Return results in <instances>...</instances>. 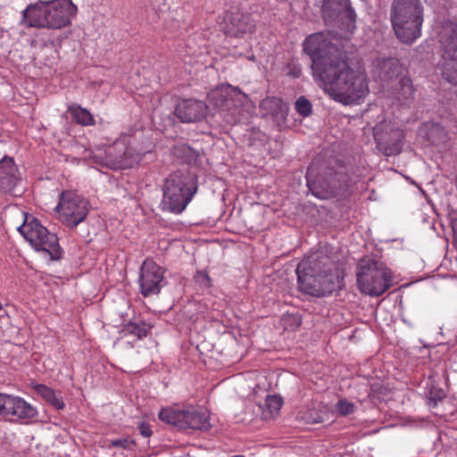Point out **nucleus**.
<instances>
[{"mask_svg":"<svg viewBox=\"0 0 457 457\" xmlns=\"http://www.w3.org/2000/svg\"><path fill=\"white\" fill-rule=\"evenodd\" d=\"M304 52L312 61L314 77L335 101L345 105L357 103L369 93L367 76L346 62V53L320 34H312L304 42Z\"/></svg>","mask_w":457,"mask_h":457,"instance_id":"1","label":"nucleus"},{"mask_svg":"<svg viewBox=\"0 0 457 457\" xmlns=\"http://www.w3.org/2000/svg\"><path fill=\"white\" fill-rule=\"evenodd\" d=\"M332 259L323 253H315L297 266V283L301 292L322 297L341 288V280L333 269Z\"/></svg>","mask_w":457,"mask_h":457,"instance_id":"2","label":"nucleus"},{"mask_svg":"<svg viewBox=\"0 0 457 457\" xmlns=\"http://www.w3.org/2000/svg\"><path fill=\"white\" fill-rule=\"evenodd\" d=\"M306 179L311 193L320 199L341 195L352 185L347 168L334 158L313 162L307 170Z\"/></svg>","mask_w":457,"mask_h":457,"instance_id":"3","label":"nucleus"},{"mask_svg":"<svg viewBox=\"0 0 457 457\" xmlns=\"http://www.w3.org/2000/svg\"><path fill=\"white\" fill-rule=\"evenodd\" d=\"M77 11L71 0H39L29 4L22 15L28 27L61 29L71 24Z\"/></svg>","mask_w":457,"mask_h":457,"instance_id":"4","label":"nucleus"},{"mask_svg":"<svg viewBox=\"0 0 457 457\" xmlns=\"http://www.w3.org/2000/svg\"><path fill=\"white\" fill-rule=\"evenodd\" d=\"M198 189L197 175L188 168L179 169L165 179L162 208L182 212Z\"/></svg>","mask_w":457,"mask_h":457,"instance_id":"5","label":"nucleus"},{"mask_svg":"<svg viewBox=\"0 0 457 457\" xmlns=\"http://www.w3.org/2000/svg\"><path fill=\"white\" fill-rule=\"evenodd\" d=\"M424 7L420 0H393L390 20L397 38L411 44L421 33Z\"/></svg>","mask_w":457,"mask_h":457,"instance_id":"6","label":"nucleus"},{"mask_svg":"<svg viewBox=\"0 0 457 457\" xmlns=\"http://www.w3.org/2000/svg\"><path fill=\"white\" fill-rule=\"evenodd\" d=\"M362 118L372 127L373 137L380 153L386 156H394L402 152L403 130L391 120H386L381 109L370 108L363 112Z\"/></svg>","mask_w":457,"mask_h":457,"instance_id":"7","label":"nucleus"},{"mask_svg":"<svg viewBox=\"0 0 457 457\" xmlns=\"http://www.w3.org/2000/svg\"><path fill=\"white\" fill-rule=\"evenodd\" d=\"M357 268V284L361 292L370 296H379L390 287L392 273L384 262L362 258Z\"/></svg>","mask_w":457,"mask_h":457,"instance_id":"8","label":"nucleus"},{"mask_svg":"<svg viewBox=\"0 0 457 457\" xmlns=\"http://www.w3.org/2000/svg\"><path fill=\"white\" fill-rule=\"evenodd\" d=\"M20 218H24L22 224L17 227L18 231L23 236L36 251H41L49 255L51 260L57 261L62 258V248L59 239L54 233H51L46 227L35 218L30 220L25 212L18 211Z\"/></svg>","mask_w":457,"mask_h":457,"instance_id":"9","label":"nucleus"},{"mask_svg":"<svg viewBox=\"0 0 457 457\" xmlns=\"http://www.w3.org/2000/svg\"><path fill=\"white\" fill-rule=\"evenodd\" d=\"M321 12L327 23L347 30L354 28L356 14L350 0H324Z\"/></svg>","mask_w":457,"mask_h":457,"instance_id":"10","label":"nucleus"},{"mask_svg":"<svg viewBox=\"0 0 457 457\" xmlns=\"http://www.w3.org/2000/svg\"><path fill=\"white\" fill-rule=\"evenodd\" d=\"M162 268L146 259L140 267L139 286L144 297L158 295L165 286Z\"/></svg>","mask_w":457,"mask_h":457,"instance_id":"11","label":"nucleus"},{"mask_svg":"<svg viewBox=\"0 0 457 457\" xmlns=\"http://www.w3.org/2000/svg\"><path fill=\"white\" fill-rule=\"evenodd\" d=\"M255 29V21L249 13L239 11L226 13L222 30L230 37L244 38L250 36Z\"/></svg>","mask_w":457,"mask_h":457,"instance_id":"12","label":"nucleus"},{"mask_svg":"<svg viewBox=\"0 0 457 457\" xmlns=\"http://www.w3.org/2000/svg\"><path fill=\"white\" fill-rule=\"evenodd\" d=\"M443 62L457 60V23L450 20L441 22L438 30Z\"/></svg>","mask_w":457,"mask_h":457,"instance_id":"13","label":"nucleus"},{"mask_svg":"<svg viewBox=\"0 0 457 457\" xmlns=\"http://www.w3.org/2000/svg\"><path fill=\"white\" fill-rule=\"evenodd\" d=\"M0 191L12 195H21L23 192L18 169L11 157L4 156L0 161Z\"/></svg>","mask_w":457,"mask_h":457,"instance_id":"14","label":"nucleus"},{"mask_svg":"<svg viewBox=\"0 0 457 457\" xmlns=\"http://www.w3.org/2000/svg\"><path fill=\"white\" fill-rule=\"evenodd\" d=\"M57 212H62L69 226H78L87 215V208L85 202L77 197L68 198V195L62 193L60 197Z\"/></svg>","mask_w":457,"mask_h":457,"instance_id":"15","label":"nucleus"},{"mask_svg":"<svg viewBox=\"0 0 457 457\" xmlns=\"http://www.w3.org/2000/svg\"><path fill=\"white\" fill-rule=\"evenodd\" d=\"M207 111L208 106L203 101L183 99L177 104L174 114L181 122L191 123L205 118Z\"/></svg>","mask_w":457,"mask_h":457,"instance_id":"16","label":"nucleus"},{"mask_svg":"<svg viewBox=\"0 0 457 457\" xmlns=\"http://www.w3.org/2000/svg\"><path fill=\"white\" fill-rule=\"evenodd\" d=\"M108 155L112 157V166L113 169L125 170L133 167L140 161V154L136 153L132 147L121 145H115L108 150Z\"/></svg>","mask_w":457,"mask_h":457,"instance_id":"17","label":"nucleus"},{"mask_svg":"<svg viewBox=\"0 0 457 457\" xmlns=\"http://www.w3.org/2000/svg\"><path fill=\"white\" fill-rule=\"evenodd\" d=\"M211 428L209 423V414L204 409L191 407L182 411L181 428H191L207 431Z\"/></svg>","mask_w":457,"mask_h":457,"instance_id":"18","label":"nucleus"},{"mask_svg":"<svg viewBox=\"0 0 457 457\" xmlns=\"http://www.w3.org/2000/svg\"><path fill=\"white\" fill-rule=\"evenodd\" d=\"M260 109L262 116H270L273 119L284 120L288 112V106L281 98L271 96L266 97L260 103Z\"/></svg>","mask_w":457,"mask_h":457,"instance_id":"19","label":"nucleus"},{"mask_svg":"<svg viewBox=\"0 0 457 457\" xmlns=\"http://www.w3.org/2000/svg\"><path fill=\"white\" fill-rule=\"evenodd\" d=\"M8 403V415L18 417L21 420H31L37 416V411L24 399L12 395Z\"/></svg>","mask_w":457,"mask_h":457,"instance_id":"20","label":"nucleus"},{"mask_svg":"<svg viewBox=\"0 0 457 457\" xmlns=\"http://www.w3.org/2000/svg\"><path fill=\"white\" fill-rule=\"evenodd\" d=\"M32 388L48 403L57 410L64 408V403L62 398H58L54 389L43 384L32 383Z\"/></svg>","mask_w":457,"mask_h":457,"instance_id":"21","label":"nucleus"},{"mask_svg":"<svg viewBox=\"0 0 457 457\" xmlns=\"http://www.w3.org/2000/svg\"><path fill=\"white\" fill-rule=\"evenodd\" d=\"M415 89L412 86L411 79L403 77L399 79L397 88V99L402 104L409 105L414 99Z\"/></svg>","mask_w":457,"mask_h":457,"instance_id":"22","label":"nucleus"},{"mask_svg":"<svg viewBox=\"0 0 457 457\" xmlns=\"http://www.w3.org/2000/svg\"><path fill=\"white\" fill-rule=\"evenodd\" d=\"M233 92V87L230 85L221 86L212 90L209 95L210 103L214 105L220 112L224 110V105L228 97L231 96Z\"/></svg>","mask_w":457,"mask_h":457,"instance_id":"23","label":"nucleus"},{"mask_svg":"<svg viewBox=\"0 0 457 457\" xmlns=\"http://www.w3.org/2000/svg\"><path fill=\"white\" fill-rule=\"evenodd\" d=\"M427 139L432 145H439L447 140V132L445 128L437 123L426 125Z\"/></svg>","mask_w":457,"mask_h":457,"instance_id":"24","label":"nucleus"},{"mask_svg":"<svg viewBox=\"0 0 457 457\" xmlns=\"http://www.w3.org/2000/svg\"><path fill=\"white\" fill-rule=\"evenodd\" d=\"M402 68L396 59L384 61L380 67V76L386 80H393L401 74Z\"/></svg>","mask_w":457,"mask_h":457,"instance_id":"25","label":"nucleus"},{"mask_svg":"<svg viewBox=\"0 0 457 457\" xmlns=\"http://www.w3.org/2000/svg\"><path fill=\"white\" fill-rule=\"evenodd\" d=\"M247 99V96L243 93L238 87H233V92L231 96L228 97L224 110L221 112H228L235 114L236 110L244 104V102Z\"/></svg>","mask_w":457,"mask_h":457,"instance_id":"26","label":"nucleus"},{"mask_svg":"<svg viewBox=\"0 0 457 457\" xmlns=\"http://www.w3.org/2000/svg\"><path fill=\"white\" fill-rule=\"evenodd\" d=\"M69 112L72 120L77 123L84 126L94 124L93 115L87 109L82 108L78 104H72L69 106Z\"/></svg>","mask_w":457,"mask_h":457,"instance_id":"27","label":"nucleus"},{"mask_svg":"<svg viewBox=\"0 0 457 457\" xmlns=\"http://www.w3.org/2000/svg\"><path fill=\"white\" fill-rule=\"evenodd\" d=\"M150 328L151 326L145 322H129L123 326L122 332L125 335L135 336L137 338L141 339L146 337Z\"/></svg>","mask_w":457,"mask_h":457,"instance_id":"28","label":"nucleus"},{"mask_svg":"<svg viewBox=\"0 0 457 457\" xmlns=\"http://www.w3.org/2000/svg\"><path fill=\"white\" fill-rule=\"evenodd\" d=\"M182 411L183 410H175L171 408L162 409L159 412V419L163 422L181 428Z\"/></svg>","mask_w":457,"mask_h":457,"instance_id":"29","label":"nucleus"},{"mask_svg":"<svg viewBox=\"0 0 457 457\" xmlns=\"http://www.w3.org/2000/svg\"><path fill=\"white\" fill-rule=\"evenodd\" d=\"M441 75L445 80L457 86V60L443 62Z\"/></svg>","mask_w":457,"mask_h":457,"instance_id":"30","label":"nucleus"},{"mask_svg":"<svg viewBox=\"0 0 457 457\" xmlns=\"http://www.w3.org/2000/svg\"><path fill=\"white\" fill-rule=\"evenodd\" d=\"M177 152L187 163L195 162L199 157V153L188 145H179Z\"/></svg>","mask_w":457,"mask_h":457,"instance_id":"31","label":"nucleus"},{"mask_svg":"<svg viewBox=\"0 0 457 457\" xmlns=\"http://www.w3.org/2000/svg\"><path fill=\"white\" fill-rule=\"evenodd\" d=\"M295 110L301 116L308 117L312 112V105L306 97L301 96L295 102Z\"/></svg>","mask_w":457,"mask_h":457,"instance_id":"32","label":"nucleus"},{"mask_svg":"<svg viewBox=\"0 0 457 457\" xmlns=\"http://www.w3.org/2000/svg\"><path fill=\"white\" fill-rule=\"evenodd\" d=\"M302 419L305 421V423L311 424V425L324 422L323 414L315 409H310V410L306 411L303 414Z\"/></svg>","mask_w":457,"mask_h":457,"instance_id":"33","label":"nucleus"},{"mask_svg":"<svg viewBox=\"0 0 457 457\" xmlns=\"http://www.w3.org/2000/svg\"><path fill=\"white\" fill-rule=\"evenodd\" d=\"M282 398L277 395H268L265 405L270 410V414L277 413L282 406Z\"/></svg>","mask_w":457,"mask_h":457,"instance_id":"34","label":"nucleus"},{"mask_svg":"<svg viewBox=\"0 0 457 457\" xmlns=\"http://www.w3.org/2000/svg\"><path fill=\"white\" fill-rule=\"evenodd\" d=\"M336 410L343 416L349 415L354 411V404L346 399H340L336 405Z\"/></svg>","mask_w":457,"mask_h":457,"instance_id":"35","label":"nucleus"},{"mask_svg":"<svg viewBox=\"0 0 457 457\" xmlns=\"http://www.w3.org/2000/svg\"><path fill=\"white\" fill-rule=\"evenodd\" d=\"M445 395L441 389H433L429 390L428 395V404L429 407H436L438 401H442L445 398Z\"/></svg>","mask_w":457,"mask_h":457,"instance_id":"36","label":"nucleus"},{"mask_svg":"<svg viewBox=\"0 0 457 457\" xmlns=\"http://www.w3.org/2000/svg\"><path fill=\"white\" fill-rule=\"evenodd\" d=\"M195 279L204 287H210L212 286L211 278L205 270H198L195 275Z\"/></svg>","mask_w":457,"mask_h":457,"instance_id":"37","label":"nucleus"},{"mask_svg":"<svg viewBox=\"0 0 457 457\" xmlns=\"http://www.w3.org/2000/svg\"><path fill=\"white\" fill-rule=\"evenodd\" d=\"M12 395L0 393V414L3 416L8 415V403H10Z\"/></svg>","mask_w":457,"mask_h":457,"instance_id":"38","label":"nucleus"},{"mask_svg":"<svg viewBox=\"0 0 457 457\" xmlns=\"http://www.w3.org/2000/svg\"><path fill=\"white\" fill-rule=\"evenodd\" d=\"M387 388L380 385L379 383H373L370 385V395L374 399L376 394L385 395Z\"/></svg>","mask_w":457,"mask_h":457,"instance_id":"39","label":"nucleus"},{"mask_svg":"<svg viewBox=\"0 0 457 457\" xmlns=\"http://www.w3.org/2000/svg\"><path fill=\"white\" fill-rule=\"evenodd\" d=\"M140 434L145 437H149L152 435L151 428L148 424L142 422L138 426Z\"/></svg>","mask_w":457,"mask_h":457,"instance_id":"40","label":"nucleus"},{"mask_svg":"<svg viewBox=\"0 0 457 457\" xmlns=\"http://www.w3.org/2000/svg\"><path fill=\"white\" fill-rule=\"evenodd\" d=\"M133 444V441L128 439H117L112 442V445L115 447L129 448V445Z\"/></svg>","mask_w":457,"mask_h":457,"instance_id":"41","label":"nucleus"}]
</instances>
